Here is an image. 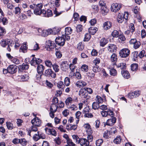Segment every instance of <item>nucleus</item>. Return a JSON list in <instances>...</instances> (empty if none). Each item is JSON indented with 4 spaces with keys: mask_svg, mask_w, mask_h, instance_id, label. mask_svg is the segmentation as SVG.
<instances>
[{
    "mask_svg": "<svg viewBox=\"0 0 146 146\" xmlns=\"http://www.w3.org/2000/svg\"><path fill=\"white\" fill-rule=\"evenodd\" d=\"M130 51L127 48L122 49L119 52V56L122 58H126L129 54Z\"/></svg>",
    "mask_w": 146,
    "mask_h": 146,
    "instance_id": "nucleus-1",
    "label": "nucleus"
},
{
    "mask_svg": "<svg viewBox=\"0 0 146 146\" xmlns=\"http://www.w3.org/2000/svg\"><path fill=\"white\" fill-rule=\"evenodd\" d=\"M79 95L82 98L86 99H88L90 97L88 96V94L87 93V91L84 88L81 89L79 93Z\"/></svg>",
    "mask_w": 146,
    "mask_h": 146,
    "instance_id": "nucleus-2",
    "label": "nucleus"
},
{
    "mask_svg": "<svg viewBox=\"0 0 146 146\" xmlns=\"http://www.w3.org/2000/svg\"><path fill=\"white\" fill-rule=\"evenodd\" d=\"M42 60L40 58L33 57L30 61L31 64L33 66H36V65L41 63Z\"/></svg>",
    "mask_w": 146,
    "mask_h": 146,
    "instance_id": "nucleus-3",
    "label": "nucleus"
},
{
    "mask_svg": "<svg viewBox=\"0 0 146 146\" xmlns=\"http://www.w3.org/2000/svg\"><path fill=\"white\" fill-rule=\"evenodd\" d=\"M122 5L120 4L117 3H113L111 7V11L116 12L121 8Z\"/></svg>",
    "mask_w": 146,
    "mask_h": 146,
    "instance_id": "nucleus-4",
    "label": "nucleus"
},
{
    "mask_svg": "<svg viewBox=\"0 0 146 146\" xmlns=\"http://www.w3.org/2000/svg\"><path fill=\"white\" fill-rule=\"evenodd\" d=\"M54 45V42L50 40H47L45 42V47L48 51H50L51 49H53Z\"/></svg>",
    "mask_w": 146,
    "mask_h": 146,
    "instance_id": "nucleus-5",
    "label": "nucleus"
},
{
    "mask_svg": "<svg viewBox=\"0 0 146 146\" xmlns=\"http://www.w3.org/2000/svg\"><path fill=\"white\" fill-rule=\"evenodd\" d=\"M44 74L46 76H50L52 78H55L56 74L51 69H48L45 71Z\"/></svg>",
    "mask_w": 146,
    "mask_h": 146,
    "instance_id": "nucleus-6",
    "label": "nucleus"
},
{
    "mask_svg": "<svg viewBox=\"0 0 146 146\" xmlns=\"http://www.w3.org/2000/svg\"><path fill=\"white\" fill-rule=\"evenodd\" d=\"M55 41L56 44L62 46L65 44V39L64 38H64L60 37L57 38H56Z\"/></svg>",
    "mask_w": 146,
    "mask_h": 146,
    "instance_id": "nucleus-7",
    "label": "nucleus"
},
{
    "mask_svg": "<svg viewBox=\"0 0 146 146\" xmlns=\"http://www.w3.org/2000/svg\"><path fill=\"white\" fill-rule=\"evenodd\" d=\"M46 133L48 135H51L54 136H56V133L55 130L53 129H50L48 127H46L44 129Z\"/></svg>",
    "mask_w": 146,
    "mask_h": 146,
    "instance_id": "nucleus-8",
    "label": "nucleus"
},
{
    "mask_svg": "<svg viewBox=\"0 0 146 146\" xmlns=\"http://www.w3.org/2000/svg\"><path fill=\"white\" fill-rule=\"evenodd\" d=\"M8 68V72L11 74L15 73L17 71V66L15 65H10Z\"/></svg>",
    "mask_w": 146,
    "mask_h": 146,
    "instance_id": "nucleus-9",
    "label": "nucleus"
},
{
    "mask_svg": "<svg viewBox=\"0 0 146 146\" xmlns=\"http://www.w3.org/2000/svg\"><path fill=\"white\" fill-rule=\"evenodd\" d=\"M17 78L19 81L20 82L27 81L29 79V76L27 74H25L21 76H18Z\"/></svg>",
    "mask_w": 146,
    "mask_h": 146,
    "instance_id": "nucleus-10",
    "label": "nucleus"
},
{
    "mask_svg": "<svg viewBox=\"0 0 146 146\" xmlns=\"http://www.w3.org/2000/svg\"><path fill=\"white\" fill-rule=\"evenodd\" d=\"M108 50L110 52L113 53L116 51L117 47L116 46L113 44H109L107 46Z\"/></svg>",
    "mask_w": 146,
    "mask_h": 146,
    "instance_id": "nucleus-11",
    "label": "nucleus"
},
{
    "mask_svg": "<svg viewBox=\"0 0 146 146\" xmlns=\"http://www.w3.org/2000/svg\"><path fill=\"white\" fill-rule=\"evenodd\" d=\"M140 94V92L139 91L134 92L130 93L128 94V97L129 98L131 99L138 97Z\"/></svg>",
    "mask_w": 146,
    "mask_h": 146,
    "instance_id": "nucleus-12",
    "label": "nucleus"
},
{
    "mask_svg": "<svg viewBox=\"0 0 146 146\" xmlns=\"http://www.w3.org/2000/svg\"><path fill=\"white\" fill-rule=\"evenodd\" d=\"M31 122L33 125L36 126H39L41 123V121L40 119L37 117H36L32 119Z\"/></svg>",
    "mask_w": 146,
    "mask_h": 146,
    "instance_id": "nucleus-13",
    "label": "nucleus"
},
{
    "mask_svg": "<svg viewBox=\"0 0 146 146\" xmlns=\"http://www.w3.org/2000/svg\"><path fill=\"white\" fill-rule=\"evenodd\" d=\"M79 143L81 146H88L89 145V142L85 138H81Z\"/></svg>",
    "mask_w": 146,
    "mask_h": 146,
    "instance_id": "nucleus-14",
    "label": "nucleus"
},
{
    "mask_svg": "<svg viewBox=\"0 0 146 146\" xmlns=\"http://www.w3.org/2000/svg\"><path fill=\"white\" fill-rule=\"evenodd\" d=\"M11 42H12L11 40H10L8 39H2L0 42V44L2 46L5 47Z\"/></svg>",
    "mask_w": 146,
    "mask_h": 146,
    "instance_id": "nucleus-15",
    "label": "nucleus"
},
{
    "mask_svg": "<svg viewBox=\"0 0 146 146\" xmlns=\"http://www.w3.org/2000/svg\"><path fill=\"white\" fill-rule=\"evenodd\" d=\"M116 119L115 117H112L111 118L108 119L106 122V125L109 126L113 125L116 121Z\"/></svg>",
    "mask_w": 146,
    "mask_h": 146,
    "instance_id": "nucleus-16",
    "label": "nucleus"
},
{
    "mask_svg": "<svg viewBox=\"0 0 146 146\" xmlns=\"http://www.w3.org/2000/svg\"><path fill=\"white\" fill-rule=\"evenodd\" d=\"M75 84L77 87L81 88H83L84 86H86L87 84L83 81L79 80L76 82Z\"/></svg>",
    "mask_w": 146,
    "mask_h": 146,
    "instance_id": "nucleus-17",
    "label": "nucleus"
},
{
    "mask_svg": "<svg viewBox=\"0 0 146 146\" xmlns=\"http://www.w3.org/2000/svg\"><path fill=\"white\" fill-rule=\"evenodd\" d=\"M84 127L85 128L86 132L88 134H91L92 133V131L90 125L88 123L85 124Z\"/></svg>",
    "mask_w": 146,
    "mask_h": 146,
    "instance_id": "nucleus-18",
    "label": "nucleus"
},
{
    "mask_svg": "<svg viewBox=\"0 0 146 146\" xmlns=\"http://www.w3.org/2000/svg\"><path fill=\"white\" fill-rule=\"evenodd\" d=\"M103 25L104 29L107 30L110 28L111 26V23L110 21H107L104 23Z\"/></svg>",
    "mask_w": 146,
    "mask_h": 146,
    "instance_id": "nucleus-19",
    "label": "nucleus"
},
{
    "mask_svg": "<svg viewBox=\"0 0 146 146\" xmlns=\"http://www.w3.org/2000/svg\"><path fill=\"white\" fill-rule=\"evenodd\" d=\"M108 68L110 69L109 71L110 74L111 76H114L117 75V71L115 69L113 68V67H112L110 66L108 67Z\"/></svg>",
    "mask_w": 146,
    "mask_h": 146,
    "instance_id": "nucleus-20",
    "label": "nucleus"
},
{
    "mask_svg": "<svg viewBox=\"0 0 146 146\" xmlns=\"http://www.w3.org/2000/svg\"><path fill=\"white\" fill-rule=\"evenodd\" d=\"M117 57L116 54L115 53L113 54L111 56V60L112 62H113V66L116 65V62L117 61Z\"/></svg>",
    "mask_w": 146,
    "mask_h": 146,
    "instance_id": "nucleus-21",
    "label": "nucleus"
},
{
    "mask_svg": "<svg viewBox=\"0 0 146 146\" xmlns=\"http://www.w3.org/2000/svg\"><path fill=\"white\" fill-rule=\"evenodd\" d=\"M44 70V67L42 65H38L37 67V71L38 74H42Z\"/></svg>",
    "mask_w": 146,
    "mask_h": 146,
    "instance_id": "nucleus-22",
    "label": "nucleus"
},
{
    "mask_svg": "<svg viewBox=\"0 0 146 146\" xmlns=\"http://www.w3.org/2000/svg\"><path fill=\"white\" fill-rule=\"evenodd\" d=\"M121 74L125 78L127 79L130 77V75L129 72L126 70H122Z\"/></svg>",
    "mask_w": 146,
    "mask_h": 146,
    "instance_id": "nucleus-23",
    "label": "nucleus"
},
{
    "mask_svg": "<svg viewBox=\"0 0 146 146\" xmlns=\"http://www.w3.org/2000/svg\"><path fill=\"white\" fill-rule=\"evenodd\" d=\"M29 68V65L27 64H25L24 63H23L22 65L18 66L19 70L21 71L23 70L28 69Z\"/></svg>",
    "mask_w": 146,
    "mask_h": 146,
    "instance_id": "nucleus-24",
    "label": "nucleus"
},
{
    "mask_svg": "<svg viewBox=\"0 0 146 146\" xmlns=\"http://www.w3.org/2000/svg\"><path fill=\"white\" fill-rule=\"evenodd\" d=\"M55 29H48V30H46L47 31V33L48 35L52 34L53 35H55L57 33L60 31L59 29H58L55 32Z\"/></svg>",
    "mask_w": 146,
    "mask_h": 146,
    "instance_id": "nucleus-25",
    "label": "nucleus"
},
{
    "mask_svg": "<svg viewBox=\"0 0 146 146\" xmlns=\"http://www.w3.org/2000/svg\"><path fill=\"white\" fill-rule=\"evenodd\" d=\"M6 33V30L4 28L0 27V39L3 37Z\"/></svg>",
    "mask_w": 146,
    "mask_h": 146,
    "instance_id": "nucleus-26",
    "label": "nucleus"
},
{
    "mask_svg": "<svg viewBox=\"0 0 146 146\" xmlns=\"http://www.w3.org/2000/svg\"><path fill=\"white\" fill-rule=\"evenodd\" d=\"M98 30V29L96 27H91L88 29V32L92 35H94Z\"/></svg>",
    "mask_w": 146,
    "mask_h": 146,
    "instance_id": "nucleus-27",
    "label": "nucleus"
},
{
    "mask_svg": "<svg viewBox=\"0 0 146 146\" xmlns=\"http://www.w3.org/2000/svg\"><path fill=\"white\" fill-rule=\"evenodd\" d=\"M37 134H35L33 137V139L34 140L37 141H38L40 138H41L42 139H44L45 138V136H43L42 137H41V136H40L38 135V132H37Z\"/></svg>",
    "mask_w": 146,
    "mask_h": 146,
    "instance_id": "nucleus-28",
    "label": "nucleus"
},
{
    "mask_svg": "<svg viewBox=\"0 0 146 146\" xmlns=\"http://www.w3.org/2000/svg\"><path fill=\"white\" fill-rule=\"evenodd\" d=\"M101 9L102 10V14L103 15H106L108 12L109 10L106 6L101 7Z\"/></svg>",
    "mask_w": 146,
    "mask_h": 146,
    "instance_id": "nucleus-29",
    "label": "nucleus"
},
{
    "mask_svg": "<svg viewBox=\"0 0 146 146\" xmlns=\"http://www.w3.org/2000/svg\"><path fill=\"white\" fill-rule=\"evenodd\" d=\"M108 42V41L105 38H102L100 42V44L101 46L103 47Z\"/></svg>",
    "mask_w": 146,
    "mask_h": 146,
    "instance_id": "nucleus-30",
    "label": "nucleus"
},
{
    "mask_svg": "<svg viewBox=\"0 0 146 146\" xmlns=\"http://www.w3.org/2000/svg\"><path fill=\"white\" fill-rule=\"evenodd\" d=\"M33 5L35 6V9L34 10V13L36 15H39L41 14V9H39L35 7V5L34 4Z\"/></svg>",
    "mask_w": 146,
    "mask_h": 146,
    "instance_id": "nucleus-31",
    "label": "nucleus"
},
{
    "mask_svg": "<svg viewBox=\"0 0 146 146\" xmlns=\"http://www.w3.org/2000/svg\"><path fill=\"white\" fill-rule=\"evenodd\" d=\"M27 49V47L26 44H25L22 45L20 49V52L25 53Z\"/></svg>",
    "mask_w": 146,
    "mask_h": 146,
    "instance_id": "nucleus-32",
    "label": "nucleus"
},
{
    "mask_svg": "<svg viewBox=\"0 0 146 146\" xmlns=\"http://www.w3.org/2000/svg\"><path fill=\"white\" fill-rule=\"evenodd\" d=\"M123 15L122 13H119L118 14L117 17V21L119 23H121L123 21L124 19Z\"/></svg>",
    "mask_w": 146,
    "mask_h": 146,
    "instance_id": "nucleus-33",
    "label": "nucleus"
},
{
    "mask_svg": "<svg viewBox=\"0 0 146 146\" xmlns=\"http://www.w3.org/2000/svg\"><path fill=\"white\" fill-rule=\"evenodd\" d=\"M72 32V29L70 27H67L65 29V35H69Z\"/></svg>",
    "mask_w": 146,
    "mask_h": 146,
    "instance_id": "nucleus-34",
    "label": "nucleus"
},
{
    "mask_svg": "<svg viewBox=\"0 0 146 146\" xmlns=\"http://www.w3.org/2000/svg\"><path fill=\"white\" fill-rule=\"evenodd\" d=\"M88 66L85 64H83L81 66L80 69L83 72H86L88 70Z\"/></svg>",
    "mask_w": 146,
    "mask_h": 146,
    "instance_id": "nucleus-35",
    "label": "nucleus"
},
{
    "mask_svg": "<svg viewBox=\"0 0 146 146\" xmlns=\"http://www.w3.org/2000/svg\"><path fill=\"white\" fill-rule=\"evenodd\" d=\"M57 106L54 104H52L50 106V110L52 112H55L57 109Z\"/></svg>",
    "mask_w": 146,
    "mask_h": 146,
    "instance_id": "nucleus-36",
    "label": "nucleus"
},
{
    "mask_svg": "<svg viewBox=\"0 0 146 146\" xmlns=\"http://www.w3.org/2000/svg\"><path fill=\"white\" fill-rule=\"evenodd\" d=\"M138 65L136 64H133L131 65V70L133 71H136L138 68Z\"/></svg>",
    "mask_w": 146,
    "mask_h": 146,
    "instance_id": "nucleus-37",
    "label": "nucleus"
},
{
    "mask_svg": "<svg viewBox=\"0 0 146 146\" xmlns=\"http://www.w3.org/2000/svg\"><path fill=\"white\" fill-rule=\"evenodd\" d=\"M121 139L120 136H117L114 140L113 142L116 144H119L121 143Z\"/></svg>",
    "mask_w": 146,
    "mask_h": 146,
    "instance_id": "nucleus-38",
    "label": "nucleus"
},
{
    "mask_svg": "<svg viewBox=\"0 0 146 146\" xmlns=\"http://www.w3.org/2000/svg\"><path fill=\"white\" fill-rule=\"evenodd\" d=\"M67 62L65 61H63L61 63L60 67L61 68H62L63 70L65 69L67 67L68 65L67 64Z\"/></svg>",
    "mask_w": 146,
    "mask_h": 146,
    "instance_id": "nucleus-39",
    "label": "nucleus"
},
{
    "mask_svg": "<svg viewBox=\"0 0 146 146\" xmlns=\"http://www.w3.org/2000/svg\"><path fill=\"white\" fill-rule=\"evenodd\" d=\"M38 142L40 144L42 145L41 146H49V144L47 141L39 140Z\"/></svg>",
    "mask_w": 146,
    "mask_h": 146,
    "instance_id": "nucleus-40",
    "label": "nucleus"
},
{
    "mask_svg": "<svg viewBox=\"0 0 146 146\" xmlns=\"http://www.w3.org/2000/svg\"><path fill=\"white\" fill-rule=\"evenodd\" d=\"M92 70L95 72H97L100 71V68H99V66L97 65H94L93 67Z\"/></svg>",
    "mask_w": 146,
    "mask_h": 146,
    "instance_id": "nucleus-41",
    "label": "nucleus"
},
{
    "mask_svg": "<svg viewBox=\"0 0 146 146\" xmlns=\"http://www.w3.org/2000/svg\"><path fill=\"white\" fill-rule=\"evenodd\" d=\"M72 137L74 141L77 143L78 144L80 139L76 135H73Z\"/></svg>",
    "mask_w": 146,
    "mask_h": 146,
    "instance_id": "nucleus-42",
    "label": "nucleus"
},
{
    "mask_svg": "<svg viewBox=\"0 0 146 146\" xmlns=\"http://www.w3.org/2000/svg\"><path fill=\"white\" fill-rule=\"evenodd\" d=\"M99 104L97 102H93L92 105L93 109L94 110L98 109L100 107Z\"/></svg>",
    "mask_w": 146,
    "mask_h": 146,
    "instance_id": "nucleus-43",
    "label": "nucleus"
},
{
    "mask_svg": "<svg viewBox=\"0 0 146 146\" xmlns=\"http://www.w3.org/2000/svg\"><path fill=\"white\" fill-rule=\"evenodd\" d=\"M70 79L67 77H66L64 79V83L66 86H68L70 84Z\"/></svg>",
    "mask_w": 146,
    "mask_h": 146,
    "instance_id": "nucleus-44",
    "label": "nucleus"
},
{
    "mask_svg": "<svg viewBox=\"0 0 146 146\" xmlns=\"http://www.w3.org/2000/svg\"><path fill=\"white\" fill-rule=\"evenodd\" d=\"M96 101H97V102L99 104H102L103 101V100L101 97L99 96H97L96 97Z\"/></svg>",
    "mask_w": 146,
    "mask_h": 146,
    "instance_id": "nucleus-45",
    "label": "nucleus"
},
{
    "mask_svg": "<svg viewBox=\"0 0 146 146\" xmlns=\"http://www.w3.org/2000/svg\"><path fill=\"white\" fill-rule=\"evenodd\" d=\"M91 38V35L89 33H86L85 35V37L84 39V41H88Z\"/></svg>",
    "mask_w": 146,
    "mask_h": 146,
    "instance_id": "nucleus-46",
    "label": "nucleus"
},
{
    "mask_svg": "<svg viewBox=\"0 0 146 146\" xmlns=\"http://www.w3.org/2000/svg\"><path fill=\"white\" fill-rule=\"evenodd\" d=\"M101 114L103 117H108L109 116V111L102 110L101 112Z\"/></svg>",
    "mask_w": 146,
    "mask_h": 146,
    "instance_id": "nucleus-47",
    "label": "nucleus"
},
{
    "mask_svg": "<svg viewBox=\"0 0 146 146\" xmlns=\"http://www.w3.org/2000/svg\"><path fill=\"white\" fill-rule=\"evenodd\" d=\"M117 67L120 68L121 69L125 68L126 67V64L125 63H121L117 65Z\"/></svg>",
    "mask_w": 146,
    "mask_h": 146,
    "instance_id": "nucleus-48",
    "label": "nucleus"
},
{
    "mask_svg": "<svg viewBox=\"0 0 146 146\" xmlns=\"http://www.w3.org/2000/svg\"><path fill=\"white\" fill-rule=\"evenodd\" d=\"M42 74H37L36 76V78L35 79L36 81L37 82H39L42 80L41 76H42Z\"/></svg>",
    "mask_w": 146,
    "mask_h": 146,
    "instance_id": "nucleus-49",
    "label": "nucleus"
},
{
    "mask_svg": "<svg viewBox=\"0 0 146 146\" xmlns=\"http://www.w3.org/2000/svg\"><path fill=\"white\" fill-rule=\"evenodd\" d=\"M91 9L95 12H98V7L97 5H92L91 6Z\"/></svg>",
    "mask_w": 146,
    "mask_h": 146,
    "instance_id": "nucleus-50",
    "label": "nucleus"
},
{
    "mask_svg": "<svg viewBox=\"0 0 146 146\" xmlns=\"http://www.w3.org/2000/svg\"><path fill=\"white\" fill-rule=\"evenodd\" d=\"M83 44L81 42L79 43L77 45V48L80 50H82L84 48Z\"/></svg>",
    "mask_w": 146,
    "mask_h": 146,
    "instance_id": "nucleus-51",
    "label": "nucleus"
},
{
    "mask_svg": "<svg viewBox=\"0 0 146 146\" xmlns=\"http://www.w3.org/2000/svg\"><path fill=\"white\" fill-rule=\"evenodd\" d=\"M141 45V43L140 42L137 41L133 44V48L136 49L138 48Z\"/></svg>",
    "mask_w": 146,
    "mask_h": 146,
    "instance_id": "nucleus-52",
    "label": "nucleus"
},
{
    "mask_svg": "<svg viewBox=\"0 0 146 146\" xmlns=\"http://www.w3.org/2000/svg\"><path fill=\"white\" fill-rule=\"evenodd\" d=\"M132 56H133V59L135 60L137 59L138 56V53L137 51H134L132 53Z\"/></svg>",
    "mask_w": 146,
    "mask_h": 146,
    "instance_id": "nucleus-53",
    "label": "nucleus"
},
{
    "mask_svg": "<svg viewBox=\"0 0 146 146\" xmlns=\"http://www.w3.org/2000/svg\"><path fill=\"white\" fill-rule=\"evenodd\" d=\"M19 143L22 145L25 146L27 144V141L24 138L21 139H20Z\"/></svg>",
    "mask_w": 146,
    "mask_h": 146,
    "instance_id": "nucleus-54",
    "label": "nucleus"
},
{
    "mask_svg": "<svg viewBox=\"0 0 146 146\" xmlns=\"http://www.w3.org/2000/svg\"><path fill=\"white\" fill-rule=\"evenodd\" d=\"M27 18V16L21 13L19 15L18 19L21 20H23L26 19Z\"/></svg>",
    "mask_w": 146,
    "mask_h": 146,
    "instance_id": "nucleus-55",
    "label": "nucleus"
},
{
    "mask_svg": "<svg viewBox=\"0 0 146 146\" xmlns=\"http://www.w3.org/2000/svg\"><path fill=\"white\" fill-rule=\"evenodd\" d=\"M103 142V140L102 139H99L96 141V144L97 146H100Z\"/></svg>",
    "mask_w": 146,
    "mask_h": 146,
    "instance_id": "nucleus-56",
    "label": "nucleus"
},
{
    "mask_svg": "<svg viewBox=\"0 0 146 146\" xmlns=\"http://www.w3.org/2000/svg\"><path fill=\"white\" fill-rule=\"evenodd\" d=\"M16 15H19L21 13V9L19 7H16L15 8V10L13 11Z\"/></svg>",
    "mask_w": 146,
    "mask_h": 146,
    "instance_id": "nucleus-57",
    "label": "nucleus"
},
{
    "mask_svg": "<svg viewBox=\"0 0 146 146\" xmlns=\"http://www.w3.org/2000/svg\"><path fill=\"white\" fill-rule=\"evenodd\" d=\"M72 101V99L71 97H68L65 101V103L66 105H68L71 103Z\"/></svg>",
    "mask_w": 146,
    "mask_h": 146,
    "instance_id": "nucleus-58",
    "label": "nucleus"
},
{
    "mask_svg": "<svg viewBox=\"0 0 146 146\" xmlns=\"http://www.w3.org/2000/svg\"><path fill=\"white\" fill-rule=\"evenodd\" d=\"M67 143L68 144L67 145H69V146H75V145L72 141V140L69 138L66 141Z\"/></svg>",
    "mask_w": 146,
    "mask_h": 146,
    "instance_id": "nucleus-59",
    "label": "nucleus"
},
{
    "mask_svg": "<svg viewBox=\"0 0 146 146\" xmlns=\"http://www.w3.org/2000/svg\"><path fill=\"white\" fill-rule=\"evenodd\" d=\"M46 65L49 68H51L52 66V63L49 60H46L45 62Z\"/></svg>",
    "mask_w": 146,
    "mask_h": 146,
    "instance_id": "nucleus-60",
    "label": "nucleus"
},
{
    "mask_svg": "<svg viewBox=\"0 0 146 146\" xmlns=\"http://www.w3.org/2000/svg\"><path fill=\"white\" fill-rule=\"evenodd\" d=\"M71 111H76L78 110L77 107L74 104H72L68 108Z\"/></svg>",
    "mask_w": 146,
    "mask_h": 146,
    "instance_id": "nucleus-61",
    "label": "nucleus"
},
{
    "mask_svg": "<svg viewBox=\"0 0 146 146\" xmlns=\"http://www.w3.org/2000/svg\"><path fill=\"white\" fill-rule=\"evenodd\" d=\"M111 35L113 37H117L119 36V33L117 30H114L112 33Z\"/></svg>",
    "mask_w": 146,
    "mask_h": 146,
    "instance_id": "nucleus-62",
    "label": "nucleus"
},
{
    "mask_svg": "<svg viewBox=\"0 0 146 146\" xmlns=\"http://www.w3.org/2000/svg\"><path fill=\"white\" fill-rule=\"evenodd\" d=\"M52 66L53 69L56 72H58L59 70V66L56 64H54L52 65Z\"/></svg>",
    "mask_w": 146,
    "mask_h": 146,
    "instance_id": "nucleus-63",
    "label": "nucleus"
},
{
    "mask_svg": "<svg viewBox=\"0 0 146 146\" xmlns=\"http://www.w3.org/2000/svg\"><path fill=\"white\" fill-rule=\"evenodd\" d=\"M62 114L65 117H66L69 114V111L68 109L64 110L62 112Z\"/></svg>",
    "mask_w": 146,
    "mask_h": 146,
    "instance_id": "nucleus-64",
    "label": "nucleus"
}]
</instances>
